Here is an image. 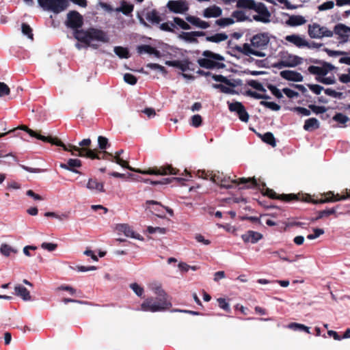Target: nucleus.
<instances>
[{
    "instance_id": "nucleus-1",
    "label": "nucleus",
    "mask_w": 350,
    "mask_h": 350,
    "mask_svg": "<svg viewBox=\"0 0 350 350\" xmlns=\"http://www.w3.org/2000/svg\"><path fill=\"white\" fill-rule=\"evenodd\" d=\"M65 25L68 28L74 30L73 36L75 39L88 46L95 49L98 48V44L92 43L93 40L103 43L109 42L107 33L101 29L94 27L87 30L79 29L83 25V18L77 11L72 10L67 14Z\"/></svg>"
},
{
    "instance_id": "nucleus-2",
    "label": "nucleus",
    "mask_w": 350,
    "mask_h": 350,
    "mask_svg": "<svg viewBox=\"0 0 350 350\" xmlns=\"http://www.w3.org/2000/svg\"><path fill=\"white\" fill-rule=\"evenodd\" d=\"M250 43H244L242 46L235 45L232 48V52H238L245 56L254 55L264 57L266 54L262 51L268 48L270 42V35L267 32L258 33L250 40Z\"/></svg>"
},
{
    "instance_id": "nucleus-3",
    "label": "nucleus",
    "mask_w": 350,
    "mask_h": 350,
    "mask_svg": "<svg viewBox=\"0 0 350 350\" xmlns=\"http://www.w3.org/2000/svg\"><path fill=\"white\" fill-rule=\"evenodd\" d=\"M113 161L117 164L120 165L121 167L124 168H126L131 171L142 174H148V175H160V176H165L168 174L171 175H178L179 174V170L173 167L172 165H165L160 167H149L146 170H141L139 168H134L129 165V162L123 160L120 157H113Z\"/></svg>"
},
{
    "instance_id": "nucleus-4",
    "label": "nucleus",
    "mask_w": 350,
    "mask_h": 350,
    "mask_svg": "<svg viewBox=\"0 0 350 350\" xmlns=\"http://www.w3.org/2000/svg\"><path fill=\"white\" fill-rule=\"evenodd\" d=\"M257 186L254 187L253 188L260 190L264 196H267L271 199H279L286 202L291 201H301L312 203L315 197V196H312L308 194L299 193L297 194L289 193L278 195L273 189L266 187V184L264 182L257 181Z\"/></svg>"
},
{
    "instance_id": "nucleus-5",
    "label": "nucleus",
    "mask_w": 350,
    "mask_h": 350,
    "mask_svg": "<svg viewBox=\"0 0 350 350\" xmlns=\"http://www.w3.org/2000/svg\"><path fill=\"white\" fill-rule=\"evenodd\" d=\"M211 180L214 183L219 185L221 187L230 189L235 185H244L240 189H252V187L257 186V180L253 178H239L238 179L231 180L230 177L225 176L223 173L217 172L211 177Z\"/></svg>"
},
{
    "instance_id": "nucleus-6",
    "label": "nucleus",
    "mask_w": 350,
    "mask_h": 350,
    "mask_svg": "<svg viewBox=\"0 0 350 350\" xmlns=\"http://www.w3.org/2000/svg\"><path fill=\"white\" fill-rule=\"evenodd\" d=\"M65 151L70 152L72 155L81 157H86L90 159H103L113 161V154L105 150L104 151H98L96 150H92L90 148H79L78 146L68 144H64L62 147Z\"/></svg>"
},
{
    "instance_id": "nucleus-7",
    "label": "nucleus",
    "mask_w": 350,
    "mask_h": 350,
    "mask_svg": "<svg viewBox=\"0 0 350 350\" xmlns=\"http://www.w3.org/2000/svg\"><path fill=\"white\" fill-rule=\"evenodd\" d=\"M238 8L252 10L256 12L258 15H254L253 19L262 23L269 22L271 16L265 5L262 3H256L254 0H238L237 2Z\"/></svg>"
},
{
    "instance_id": "nucleus-8",
    "label": "nucleus",
    "mask_w": 350,
    "mask_h": 350,
    "mask_svg": "<svg viewBox=\"0 0 350 350\" xmlns=\"http://www.w3.org/2000/svg\"><path fill=\"white\" fill-rule=\"evenodd\" d=\"M202 56L204 58H200L197 61L199 66L202 68L206 69H220L226 66L224 63L219 62V61L223 62L225 60L224 57L220 54L206 50L203 51Z\"/></svg>"
},
{
    "instance_id": "nucleus-9",
    "label": "nucleus",
    "mask_w": 350,
    "mask_h": 350,
    "mask_svg": "<svg viewBox=\"0 0 350 350\" xmlns=\"http://www.w3.org/2000/svg\"><path fill=\"white\" fill-rule=\"evenodd\" d=\"M172 304L165 297H148L141 304V310L145 312H162L170 309Z\"/></svg>"
},
{
    "instance_id": "nucleus-10",
    "label": "nucleus",
    "mask_w": 350,
    "mask_h": 350,
    "mask_svg": "<svg viewBox=\"0 0 350 350\" xmlns=\"http://www.w3.org/2000/svg\"><path fill=\"white\" fill-rule=\"evenodd\" d=\"M17 129H21L26 131L31 137H36L38 139L42 140L44 142L50 143L53 145H55L57 146L63 147L64 146V144L57 137H51V136H44L39 133H38L36 131H34L32 129H30L28 128L26 125H21V126L15 129H10L5 133H8L6 135L10 134L11 133L14 132Z\"/></svg>"
},
{
    "instance_id": "nucleus-11",
    "label": "nucleus",
    "mask_w": 350,
    "mask_h": 350,
    "mask_svg": "<svg viewBox=\"0 0 350 350\" xmlns=\"http://www.w3.org/2000/svg\"><path fill=\"white\" fill-rule=\"evenodd\" d=\"M39 5L44 10L59 14L68 6V0H38Z\"/></svg>"
},
{
    "instance_id": "nucleus-12",
    "label": "nucleus",
    "mask_w": 350,
    "mask_h": 350,
    "mask_svg": "<svg viewBox=\"0 0 350 350\" xmlns=\"http://www.w3.org/2000/svg\"><path fill=\"white\" fill-rule=\"evenodd\" d=\"M310 62L316 64H321V66H310L308 68V72L312 75H316L317 77H323L325 76L329 72L332 71L336 69V67H335L332 64L316 59H311L310 60Z\"/></svg>"
},
{
    "instance_id": "nucleus-13",
    "label": "nucleus",
    "mask_w": 350,
    "mask_h": 350,
    "mask_svg": "<svg viewBox=\"0 0 350 350\" xmlns=\"http://www.w3.org/2000/svg\"><path fill=\"white\" fill-rule=\"evenodd\" d=\"M350 198V189L347 191L346 195L340 196V194H334L333 191H328L327 193L320 194V198L318 196L314 197L312 204H324L329 202H335L340 200H343Z\"/></svg>"
},
{
    "instance_id": "nucleus-14",
    "label": "nucleus",
    "mask_w": 350,
    "mask_h": 350,
    "mask_svg": "<svg viewBox=\"0 0 350 350\" xmlns=\"http://www.w3.org/2000/svg\"><path fill=\"white\" fill-rule=\"evenodd\" d=\"M308 35L311 38H321L323 37H332L333 31L325 27H321L318 23H312L308 25Z\"/></svg>"
},
{
    "instance_id": "nucleus-15",
    "label": "nucleus",
    "mask_w": 350,
    "mask_h": 350,
    "mask_svg": "<svg viewBox=\"0 0 350 350\" xmlns=\"http://www.w3.org/2000/svg\"><path fill=\"white\" fill-rule=\"evenodd\" d=\"M166 7L170 12L174 14H184L189 9L186 0H170L167 3Z\"/></svg>"
},
{
    "instance_id": "nucleus-16",
    "label": "nucleus",
    "mask_w": 350,
    "mask_h": 350,
    "mask_svg": "<svg viewBox=\"0 0 350 350\" xmlns=\"http://www.w3.org/2000/svg\"><path fill=\"white\" fill-rule=\"evenodd\" d=\"M228 109L231 112L237 113L240 120L244 122H247L250 116L247 112L244 105L238 101L230 103L228 101Z\"/></svg>"
},
{
    "instance_id": "nucleus-17",
    "label": "nucleus",
    "mask_w": 350,
    "mask_h": 350,
    "mask_svg": "<svg viewBox=\"0 0 350 350\" xmlns=\"http://www.w3.org/2000/svg\"><path fill=\"white\" fill-rule=\"evenodd\" d=\"M333 34L338 36L339 44H345L348 42L350 36V27L342 23L336 24L333 29Z\"/></svg>"
},
{
    "instance_id": "nucleus-18",
    "label": "nucleus",
    "mask_w": 350,
    "mask_h": 350,
    "mask_svg": "<svg viewBox=\"0 0 350 350\" xmlns=\"http://www.w3.org/2000/svg\"><path fill=\"white\" fill-rule=\"evenodd\" d=\"M165 64L180 69L185 72L187 70L194 71L193 68H189V65L193 64L187 59L183 60L166 61Z\"/></svg>"
},
{
    "instance_id": "nucleus-19",
    "label": "nucleus",
    "mask_w": 350,
    "mask_h": 350,
    "mask_svg": "<svg viewBox=\"0 0 350 350\" xmlns=\"http://www.w3.org/2000/svg\"><path fill=\"white\" fill-rule=\"evenodd\" d=\"M82 162L78 159H69L66 163H60L59 167L62 169H65L72 172L76 174H81V173L77 170V168L81 167Z\"/></svg>"
},
{
    "instance_id": "nucleus-20",
    "label": "nucleus",
    "mask_w": 350,
    "mask_h": 350,
    "mask_svg": "<svg viewBox=\"0 0 350 350\" xmlns=\"http://www.w3.org/2000/svg\"><path fill=\"white\" fill-rule=\"evenodd\" d=\"M280 75L282 78L295 82H301L303 81V76L298 72L290 70H282Z\"/></svg>"
},
{
    "instance_id": "nucleus-21",
    "label": "nucleus",
    "mask_w": 350,
    "mask_h": 350,
    "mask_svg": "<svg viewBox=\"0 0 350 350\" xmlns=\"http://www.w3.org/2000/svg\"><path fill=\"white\" fill-rule=\"evenodd\" d=\"M285 39L286 41H288L291 43H293V44H295L296 46H297L299 48L304 47V46L310 48V43L308 41H306V40H304V38H302L299 35L292 34V35L286 36Z\"/></svg>"
},
{
    "instance_id": "nucleus-22",
    "label": "nucleus",
    "mask_w": 350,
    "mask_h": 350,
    "mask_svg": "<svg viewBox=\"0 0 350 350\" xmlns=\"http://www.w3.org/2000/svg\"><path fill=\"white\" fill-rule=\"evenodd\" d=\"M241 238L245 243H256L262 238V234L253 230H248L242 234Z\"/></svg>"
},
{
    "instance_id": "nucleus-23",
    "label": "nucleus",
    "mask_w": 350,
    "mask_h": 350,
    "mask_svg": "<svg viewBox=\"0 0 350 350\" xmlns=\"http://www.w3.org/2000/svg\"><path fill=\"white\" fill-rule=\"evenodd\" d=\"M205 34L204 31L182 32L179 37L190 43H197L198 41L196 37L204 36Z\"/></svg>"
},
{
    "instance_id": "nucleus-24",
    "label": "nucleus",
    "mask_w": 350,
    "mask_h": 350,
    "mask_svg": "<svg viewBox=\"0 0 350 350\" xmlns=\"http://www.w3.org/2000/svg\"><path fill=\"white\" fill-rule=\"evenodd\" d=\"M86 187L90 191H94L98 193L105 192L104 184L102 182H98L96 178H90L86 185Z\"/></svg>"
},
{
    "instance_id": "nucleus-25",
    "label": "nucleus",
    "mask_w": 350,
    "mask_h": 350,
    "mask_svg": "<svg viewBox=\"0 0 350 350\" xmlns=\"http://www.w3.org/2000/svg\"><path fill=\"white\" fill-rule=\"evenodd\" d=\"M221 14L222 10L215 5L209 6L203 11V16L205 18H217L220 16Z\"/></svg>"
},
{
    "instance_id": "nucleus-26",
    "label": "nucleus",
    "mask_w": 350,
    "mask_h": 350,
    "mask_svg": "<svg viewBox=\"0 0 350 350\" xmlns=\"http://www.w3.org/2000/svg\"><path fill=\"white\" fill-rule=\"evenodd\" d=\"M186 20L193 25L203 29H207L210 27L208 22L202 21L196 16L189 15L186 16Z\"/></svg>"
},
{
    "instance_id": "nucleus-27",
    "label": "nucleus",
    "mask_w": 350,
    "mask_h": 350,
    "mask_svg": "<svg viewBox=\"0 0 350 350\" xmlns=\"http://www.w3.org/2000/svg\"><path fill=\"white\" fill-rule=\"evenodd\" d=\"M15 295L20 297L24 301L31 300V295L29 291L23 286L21 284L16 285L14 287Z\"/></svg>"
},
{
    "instance_id": "nucleus-28",
    "label": "nucleus",
    "mask_w": 350,
    "mask_h": 350,
    "mask_svg": "<svg viewBox=\"0 0 350 350\" xmlns=\"http://www.w3.org/2000/svg\"><path fill=\"white\" fill-rule=\"evenodd\" d=\"M146 18L147 21L152 24H159L162 21L159 12L155 9L147 12L146 14Z\"/></svg>"
},
{
    "instance_id": "nucleus-29",
    "label": "nucleus",
    "mask_w": 350,
    "mask_h": 350,
    "mask_svg": "<svg viewBox=\"0 0 350 350\" xmlns=\"http://www.w3.org/2000/svg\"><path fill=\"white\" fill-rule=\"evenodd\" d=\"M117 228L120 232H123L128 237H132V238H135L137 239H139L140 235L136 234L135 233V232L133 230V229L128 224H120L118 226Z\"/></svg>"
},
{
    "instance_id": "nucleus-30",
    "label": "nucleus",
    "mask_w": 350,
    "mask_h": 350,
    "mask_svg": "<svg viewBox=\"0 0 350 350\" xmlns=\"http://www.w3.org/2000/svg\"><path fill=\"white\" fill-rule=\"evenodd\" d=\"M306 23L305 18L300 15H292L286 21V24L291 27L304 25Z\"/></svg>"
},
{
    "instance_id": "nucleus-31",
    "label": "nucleus",
    "mask_w": 350,
    "mask_h": 350,
    "mask_svg": "<svg viewBox=\"0 0 350 350\" xmlns=\"http://www.w3.org/2000/svg\"><path fill=\"white\" fill-rule=\"evenodd\" d=\"M134 5L127 1L122 0L120 1V6L116 8V12H122L126 16L130 15L133 11Z\"/></svg>"
},
{
    "instance_id": "nucleus-32",
    "label": "nucleus",
    "mask_w": 350,
    "mask_h": 350,
    "mask_svg": "<svg viewBox=\"0 0 350 350\" xmlns=\"http://www.w3.org/2000/svg\"><path fill=\"white\" fill-rule=\"evenodd\" d=\"M339 207V206H336L335 207H333L332 208L325 209L323 211H320L317 213V216L312 219V221H317L320 219H322L323 217H329L331 215H335V217H338L337 215V208Z\"/></svg>"
},
{
    "instance_id": "nucleus-33",
    "label": "nucleus",
    "mask_w": 350,
    "mask_h": 350,
    "mask_svg": "<svg viewBox=\"0 0 350 350\" xmlns=\"http://www.w3.org/2000/svg\"><path fill=\"white\" fill-rule=\"evenodd\" d=\"M320 126L319 120L315 118H310L306 120L304 125V129L307 131H312Z\"/></svg>"
},
{
    "instance_id": "nucleus-34",
    "label": "nucleus",
    "mask_w": 350,
    "mask_h": 350,
    "mask_svg": "<svg viewBox=\"0 0 350 350\" xmlns=\"http://www.w3.org/2000/svg\"><path fill=\"white\" fill-rule=\"evenodd\" d=\"M186 179L181 178V177H176V178H162L161 180H157V181H151L150 184L152 185H167L172 183L173 181H176L178 183H182L184 181H185Z\"/></svg>"
},
{
    "instance_id": "nucleus-35",
    "label": "nucleus",
    "mask_w": 350,
    "mask_h": 350,
    "mask_svg": "<svg viewBox=\"0 0 350 350\" xmlns=\"http://www.w3.org/2000/svg\"><path fill=\"white\" fill-rule=\"evenodd\" d=\"M284 61L288 66V68H293L301 63L302 59L297 55H288L287 57H284Z\"/></svg>"
},
{
    "instance_id": "nucleus-36",
    "label": "nucleus",
    "mask_w": 350,
    "mask_h": 350,
    "mask_svg": "<svg viewBox=\"0 0 350 350\" xmlns=\"http://www.w3.org/2000/svg\"><path fill=\"white\" fill-rule=\"evenodd\" d=\"M228 38V35L225 33H217L213 36H206V40L208 42L219 43L226 40Z\"/></svg>"
},
{
    "instance_id": "nucleus-37",
    "label": "nucleus",
    "mask_w": 350,
    "mask_h": 350,
    "mask_svg": "<svg viewBox=\"0 0 350 350\" xmlns=\"http://www.w3.org/2000/svg\"><path fill=\"white\" fill-rule=\"evenodd\" d=\"M259 137L265 143L271 146L272 147L276 146L275 138L272 133L267 132L263 135L259 134Z\"/></svg>"
},
{
    "instance_id": "nucleus-38",
    "label": "nucleus",
    "mask_w": 350,
    "mask_h": 350,
    "mask_svg": "<svg viewBox=\"0 0 350 350\" xmlns=\"http://www.w3.org/2000/svg\"><path fill=\"white\" fill-rule=\"evenodd\" d=\"M113 51L120 58L127 59L130 57L129 51L127 48L123 46H115Z\"/></svg>"
},
{
    "instance_id": "nucleus-39",
    "label": "nucleus",
    "mask_w": 350,
    "mask_h": 350,
    "mask_svg": "<svg viewBox=\"0 0 350 350\" xmlns=\"http://www.w3.org/2000/svg\"><path fill=\"white\" fill-rule=\"evenodd\" d=\"M232 16L236 18L238 22H243L245 21H248L250 22L252 21L248 16H247L245 12L242 10H235L232 13Z\"/></svg>"
},
{
    "instance_id": "nucleus-40",
    "label": "nucleus",
    "mask_w": 350,
    "mask_h": 350,
    "mask_svg": "<svg viewBox=\"0 0 350 350\" xmlns=\"http://www.w3.org/2000/svg\"><path fill=\"white\" fill-rule=\"evenodd\" d=\"M267 252L269 254H273L275 256H278L282 260L287 261V262H292L295 261V259H290V258H288L285 255L286 252L284 250H282V249L280 250H278V251H274V252H271L270 250H267Z\"/></svg>"
},
{
    "instance_id": "nucleus-41",
    "label": "nucleus",
    "mask_w": 350,
    "mask_h": 350,
    "mask_svg": "<svg viewBox=\"0 0 350 350\" xmlns=\"http://www.w3.org/2000/svg\"><path fill=\"white\" fill-rule=\"evenodd\" d=\"M288 327L289 329H293V330H301L307 332L308 334H310V327L306 326L304 324L298 323H291L288 325Z\"/></svg>"
},
{
    "instance_id": "nucleus-42",
    "label": "nucleus",
    "mask_w": 350,
    "mask_h": 350,
    "mask_svg": "<svg viewBox=\"0 0 350 350\" xmlns=\"http://www.w3.org/2000/svg\"><path fill=\"white\" fill-rule=\"evenodd\" d=\"M212 78L215 81L221 82L230 87H234L235 85L231 82L230 80L228 79L226 77L221 75H213Z\"/></svg>"
},
{
    "instance_id": "nucleus-43",
    "label": "nucleus",
    "mask_w": 350,
    "mask_h": 350,
    "mask_svg": "<svg viewBox=\"0 0 350 350\" xmlns=\"http://www.w3.org/2000/svg\"><path fill=\"white\" fill-rule=\"evenodd\" d=\"M1 253L5 256H9L12 252L16 253V250L8 244H2L0 247Z\"/></svg>"
},
{
    "instance_id": "nucleus-44",
    "label": "nucleus",
    "mask_w": 350,
    "mask_h": 350,
    "mask_svg": "<svg viewBox=\"0 0 350 350\" xmlns=\"http://www.w3.org/2000/svg\"><path fill=\"white\" fill-rule=\"evenodd\" d=\"M213 87L215 89L219 90L221 92L229 94H235V90L230 87L224 85L223 84H213Z\"/></svg>"
},
{
    "instance_id": "nucleus-45",
    "label": "nucleus",
    "mask_w": 350,
    "mask_h": 350,
    "mask_svg": "<svg viewBox=\"0 0 350 350\" xmlns=\"http://www.w3.org/2000/svg\"><path fill=\"white\" fill-rule=\"evenodd\" d=\"M234 23V21L231 18H221L215 21V23L221 27L232 25Z\"/></svg>"
},
{
    "instance_id": "nucleus-46",
    "label": "nucleus",
    "mask_w": 350,
    "mask_h": 350,
    "mask_svg": "<svg viewBox=\"0 0 350 350\" xmlns=\"http://www.w3.org/2000/svg\"><path fill=\"white\" fill-rule=\"evenodd\" d=\"M247 84H248V85H250V87L253 88L254 89H255L258 91H260L262 92H266V90L265 89L263 85L260 82H258L256 80H254V79L250 80L247 82Z\"/></svg>"
},
{
    "instance_id": "nucleus-47",
    "label": "nucleus",
    "mask_w": 350,
    "mask_h": 350,
    "mask_svg": "<svg viewBox=\"0 0 350 350\" xmlns=\"http://www.w3.org/2000/svg\"><path fill=\"white\" fill-rule=\"evenodd\" d=\"M260 104L262 106H265L273 111H279L281 108L280 105L274 103V102H268L265 100H262L260 102Z\"/></svg>"
},
{
    "instance_id": "nucleus-48",
    "label": "nucleus",
    "mask_w": 350,
    "mask_h": 350,
    "mask_svg": "<svg viewBox=\"0 0 350 350\" xmlns=\"http://www.w3.org/2000/svg\"><path fill=\"white\" fill-rule=\"evenodd\" d=\"M21 29L24 35L27 36L31 40L33 39V34L32 33V29L28 24L25 23H22Z\"/></svg>"
},
{
    "instance_id": "nucleus-49",
    "label": "nucleus",
    "mask_w": 350,
    "mask_h": 350,
    "mask_svg": "<svg viewBox=\"0 0 350 350\" xmlns=\"http://www.w3.org/2000/svg\"><path fill=\"white\" fill-rule=\"evenodd\" d=\"M333 120L338 123L345 124L349 120V118L342 113H336L334 116Z\"/></svg>"
},
{
    "instance_id": "nucleus-50",
    "label": "nucleus",
    "mask_w": 350,
    "mask_h": 350,
    "mask_svg": "<svg viewBox=\"0 0 350 350\" xmlns=\"http://www.w3.org/2000/svg\"><path fill=\"white\" fill-rule=\"evenodd\" d=\"M174 22L183 29L188 30L191 29L190 25L179 17H174Z\"/></svg>"
},
{
    "instance_id": "nucleus-51",
    "label": "nucleus",
    "mask_w": 350,
    "mask_h": 350,
    "mask_svg": "<svg viewBox=\"0 0 350 350\" xmlns=\"http://www.w3.org/2000/svg\"><path fill=\"white\" fill-rule=\"evenodd\" d=\"M98 147L100 150H106L108 146H109V144L108 142V139L103 136H99L98 137Z\"/></svg>"
},
{
    "instance_id": "nucleus-52",
    "label": "nucleus",
    "mask_w": 350,
    "mask_h": 350,
    "mask_svg": "<svg viewBox=\"0 0 350 350\" xmlns=\"http://www.w3.org/2000/svg\"><path fill=\"white\" fill-rule=\"evenodd\" d=\"M316 80L325 85H331L336 83V80L334 77H316Z\"/></svg>"
},
{
    "instance_id": "nucleus-53",
    "label": "nucleus",
    "mask_w": 350,
    "mask_h": 350,
    "mask_svg": "<svg viewBox=\"0 0 350 350\" xmlns=\"http://www.w3.org/2000/svg\"><path fill=\"white\" fill-rule=\"evenodd\" d=\"M146 204H152V205H157V206H159V207H161L162 209H165L166 211L171 215V216H173L174 215V212H173V210L169 207H167V206H163L160 202H157V201H154V200H148L146 201Z\"/></svg>"
},
{
    "instance_id": "nucleus-54",
    "label": "nucleus",
    "mask_w": 350,
    "mask_h": 350,
    "mask_svg": "<svg viewBox=\"0 0 350 350\" xmlns=\"http://www.w3.org/2000/svg\"><path fill=\"white\" fill-rule=\"evenodd\" d=\"M124 81L130 85H135L137 82V79L135 76L130 73H126L124 75Z\"/></svg>"
},
{
    "instance_id": "nucleus-55",
    "label": "nucleus",
    "mask_w": 350,
    "mask_h": 350,
    "mask_svg": "<svg viewBox=\"0 0 350 350\" xmlns=\"http://www.w3.org/2000/svg\"><path fill=\"white\" fill-rule=\"evenodd\" d=\"M153 49H154V47L151 46L150 45L142 44V45L138 46L137 52L139 53H146L152 55Z\"/></svg>"
},
{
    "instance_id": "nucleus-56",
    "label": "nucleus",
    "mask_w": 350,
    "mask_h": 350,
    "mask_svg": "<svg viewBox=\"0 0 350 350\" xmlns=\"http://www.w3.org/2000/svg\"><path fill=\"white\" fill-rule=\"evenodd\" d=\"M10 94V88L3 82H0V97L8 96Z\"/></svg>"
},
{
    "instance_id": "nucleus-57",
    "label": "nucleus",
    "mask_w": 350,
    "mask_h": 350,
    "mask_svg": "<svg viewBox=\"0 0 350 350\" xmlns=\"http://www.w3.org/2000/svg\"><path fill=\"white\" fill-rule=\"evenodd\" d=\"M202 122V118L200 115L196 114L191 117V124L194 127H199Z\"/></svg>"
},
{
    "instance_id": "nucleus-58",
    "label": "nucleus",
    "mask_w": 350,
    "mask_h": 350,
    "mask_svg": "<svg viewBox=\"0 0 350 350\" xmlns=\"http://www.w3.org/2000/svg\"><path fill=\"white\" fill-rule=\"evenodd\" d=\"M130 287L137 296L142 297L144 291L142 286L138 285L137 283H133L130 284Z\"/></svg>"
},
{
    "instance_id": "nucleus-59",
    "label": "nucleus",
    "mask_w": 350,
    "mask_h": 350,
    "mask_svg": "<svg viewBox=\"0 0 350 350\" xmlns=\"http://www.w3.org/2000/svg\"><path fill=\"white\" fill-rule=\"evenodd\" d=\"M309 109L317 114L323 113L326 111V108L323 106H317L315 105H309Z\"/></svg>"
},
{
    "instance_id": "nucleus-60",
    "label": "nucleus",
    "mask_w": 350,
    "mask_h": 350,
    "mask_svg": "<svg viewBox=\"0 0 350 350\" xmlns=\"http://www.w3.org/2000/svg\"><path fill=\"white\" fill-rule=\"evenodd\" d=\"M217 302L220 308L226 312H229L230 310V306L224 298L220 297L217 299Z\"/></svg>"
},
{
    "instance_id": "nucleus-61",
    "label": "nucleus",
    "mask_w": 350,
    "mask_h": 350,
    "mask_svg": "<svg viewBox=\"0 0 350 350\" xmlns=\"http://www.w3.org/2000/svg\"><path fill=\"white\" fill-rule=\"evenodd\" d=\"M324 92H325V94H327V96H332L333 98H340L342 95V92H336L330 88H327V89L324 90Z\"/></svg>"
},
{
    "instance_id": "nucleus-62",
    "label": "nucleus",
    "mask_w": 350,
    "mask_h": 350,
    "mask_svg": "<svg viewBox=\"0 0 350 350\" xmlns=\"http://www.w3.org/2000/svg\"><path fill=\"white\" fill-rule=\"evenodd\" d=\"M174 27H175L174 24L172 23H170V22L163 23L161 24V25H160V29L161 30L165 31H168V32H173Z\"/></svg>"
},
{
    "instance_id": "nucleus-63",
    "label": "nucleus",
    "mask_w": 350,
    "mask_h": 350,
    "mask_svg": "<svg viewBox=\"0 0 350 350\" xmlns=\"http://www.w3.org/2000/svg\"><path fill=\"white\" fill-rule=\"evenodd\" d=\"M308 87L317 95L320 94L321 91L324 89L323 86L317 84H308Z\"/></svg>"
},
{
    "instance_id": "nucleus-64",
    "label": "nucleus",
    "mask_w": 350,
    "mask_h": 350,
    "mask_svg": "<svg viewBox=\"0 0 350 350\" xmlns=\"http://www.w3.org/2000/svg\"><path fill=\"white\" fill-rule=\"evenodd\" d=\"M41 247L42 249L46 250H48L49 252H53V251H54V250H55L57 249V244L53 243L44 242V243H42Z\"/></svg>"
}]
</instances>
